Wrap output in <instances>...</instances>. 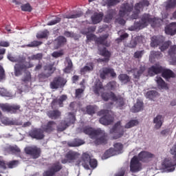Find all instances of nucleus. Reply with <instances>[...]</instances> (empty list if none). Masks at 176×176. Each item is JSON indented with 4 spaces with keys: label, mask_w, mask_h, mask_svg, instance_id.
<instances>
[{
    "label": "nucleus",
    "mask_w": 176,
    "mask_h": 176,
    "mask_svg": "<svg viewBox=\"0 0 176 176\" xmlns=\"http://www.w3.org/2000/svg\"><path fill=\"white\" fill-rule=\"evenodd\" d=\"M85 135H87L91 140H94L96 145L106 144L108 142V134L100 129H94L92 127L85 126L82 129Z\"/></svg>",
    "instance_id": "nucleus-1"
},
{
    "label": "nucleus",
    "mask_w": 176,
    "mask_h": 176,
    "mask_svg": "<svg viewBox=\"0 0 176 176\" xmlns=\"http://www.w3.org/2000/svg\"><path fill=\"white\" fill-rule=\"evenodd\" d=\"M152 158H154V154L146 151H141L138 153V156H133L130 162L131 173H136L142 170V163L140 162L147 163Z\"/></svg>",
    "instance_id": "nucleus-2"
},
{
    "label": "nucleus",
    "mask_w": 176,
    "mask_h": 176,
    "mask_svg": "<svg viewBox=\"0 0 176 176\" xmlns=\"http://www.w3.org/2000/svg\"><path fill=\"white\" fill-rule=\"evenodd\" d=\"M148 24H151L153 28L160 27V19L157 18H151L150 14H144L142 15L141 20L138 22H135L133 25L129 28L130 31L141 30L143 28H146Z\"/></svg>",
    "instance_id": "nucleus-3"
},
{
    "label": "nucleus",
    "mask_w": 176,
    "mask_h": 176,
    "mask_svg": "<svg viewBox=\"0 0 176 176\" xmlns=\"http://www.w3.org/2000/svg\"><path fill=\"white\" fill-rule=\"evenodd\" d=\"M7 58L12 63H18L14 65V76L16 77L21 76L25 70L34 67V65L25 61L26 58L24 56L16 58L8 54Z\"/></svg>",
    "instance_id": "nucleus-4"
},
{
    "label": "nucleus",
    "mask_w": 176,
    "mask_h": 176,
    "mask_svg": "<svg viewBox=\"0 0 176 176\" xmlns=\"http://www.w3.org/2000/svg\"><path fill=\"white\" fill-rule=\"evenodd\" d=\"M100 96L102 97V100H104V102H107L109 100L113 102H116L119 109H122V107L125 105L124 98L120 96H117L114 92H103Z\"/></svg>",
    "instance_id": "nucleus-5"
},
{
    "label": "nucleus",
    "mask_w": 176,
    "mask_h": 176,
    "mask_svg": "<svg viewBox=\"0 0 176 176\" xmlns=\"http://www.w3.org/2000/svg\"><path fill=\"white\" fill-rule=\"evenodd\" d=\"M80 164L84 166L85 169L89 170V166L92 168L97 167V160L91 159L88 153H85L80 160Z\"/></svg>",
    "instance_id": "nucleus-6"
},
{
    "label": "nucleus",
    "mask_w": 176,
    "mask_h": 176,
    "mask_svg": "<svg viewBox=\"0 0 176 176\" xmlns=\"http://www.w3.org/2000/svg\"><path fill=\"white\" fill-rule=\"evenodd\" d=\"M98 116H103V117L99 118V123L104 126L111 125L113 122V118L109 115V110L102 109L98 111Z\"/></svg>",
    "instance_id": "nucleus-7"
},
{
    "label": "nucleus",
    "mask_w": 176,
    "mask_h": 176,
    "mask_svg": "<svg viewBox=\"0 0 176 176\" xmlns=\"http://www.w3.org/2000/svg\"><path fill=\"white\" fill-rule=\"evenodd\" d=\"M75 122V116H74L73 113H69V118H67L65 120H62L59 125L57 126V131L58 132H63L68 126H70V124H72Z\"/></svg>",
    "instance_id": "nucleus-8"
},
{
    "label": "nucleus",
    "mask_w": 176,
    "mask_h": 176,
    "mask_svg": "<svg viewBox=\"0 0 176 176\" xmlns=\"http://www.w3.org/2000/svg\"><path fill=\"white\" fill-rule=\"evenodd\" d=\"M110 134H114V137H113V139L114 140H118L119 138H121L124 133H125V131H124V128L121 126V122L118 121L116 123H115L114 126H113V128L110 129Z\"/></svg>",
    "instance_id": "nucleus-9"
},
{
    "label": "nucleus",
    "mask_w": 176,
    "mask_h": 176,
    "mask_svg": "<svg viewBox=\"0 0 176 176\" xmlns=\"http://www.w3.org/2000/svg\"><path fill=\"white\" fill-rule=\"evenodd\" d=\"M63 168V165L59 162H57L56 163L52 164V166L48 169V170H46L43 172V176H54V175L59 171H60Z\"/></svg>",
    "instance_id": "nucleus-10"
},
{
    "label": "nucleus",
    "mask_w": 176,
    "mask_h": 176,
    "mask_svg": "<svg viewBox=\"0 0 176 176\" xmlns=\"http://www.w3.org/2000/svg\"><path fill=\"white\" fill-rule=\"evenodd\" d=\"M25 151L26 155H30L32 159H37L41 156V149L36 146H28Z\"/></svg>",
    "instance_id": "nucleus-11"
},
{
    "label": "nucleus",
    "mask_w": 176,
    "mask_h": 176,
    "mask_svg": "<svg viewBox=\"0 0 176 176\" xmlns=\"http://www.w3.org/2000/svg\"><path fill=\"white\" fill-rule=\"evenodd\" d=\"M67 84V80L63 77L58 76L53 79V81L50 83L51 89L63 88Z\"/></svg>",
    "instance_id": "nucleus-12"
},
{
    "label": "nucleus",
    "mask_w": 176,
    "mask_h": 176,
    "mask_svg": "<svg viewBox=\"0 0 176 176\" xmlns=\"http://www.w3.org/2000/svg\"><path fill=\"white\" fill-rule=\"evenodd\" d=\"M133 10V5L129 3L122 4V6H121V7L120 8L119 10L120 17L123 18L125 16H129V15L130 14Z\"/></svg>",
    "instance_id": "nucleus-13"
},
{
    "label": "nucleus",
    "mask_w": 176,
    "mask_h": 176,
    "mask_svg": "<svg viewBox=\"0 0 176 176\" xmlns=\"http://www.w3.org/2000/svg\"><path fill=\"white\" fill-rule=\"evenodd\" d=\"M0 109L3 112L15 114L21 109L19 105H10L9 104H0Z\"/></svg>",
    "instance_id": "nucleus-14"
},
{
    "label": "nucleus",
    "mask_w": 176,
    "mask_h": 176,
    "mask_svg": "<svg viewBox=\"0 0 176 176\" xmlns=\"http://www.w3.org/2000/svg\"><path fill=\"white\" fill-rule=\"evenodd\" d=\"M110 75V77L113 78H116V71H114V69L111 67H103L102 69V72L99 74V77L102 80H105L107 78V76Z\"/></svg>",
    "instance_id": "nucleus-15"
},
{
    "label": "nucleus",
    "mask_w": 176,
    "mask_h": 176,
    "mask_svg": "<svg viewBox=\"0 0 176 176\" xmlns=\"http://www.w3.org/2000/svg\"><path fill=\"white\" fill-rule=\"evenodd\" d=\"M43 133L45 131H42L41 129L35 128L29 132V137L36 140H41L45 138Z\"/></svg>",
    "instance_id": "nucleus-16"
},
{
    "label": "nucleus",
    "mask_w": 176,
    "mask_h": 176,
    "mask_svg": "<svg viewBox=\"0 0 176 176\" xmlns=\"http://www.w3.org/2000/svg\"><path fill=\"white\" fill-rule=\"evenodd\" d=\"M166 70H170V69H166V68L162 67V65H160L155 64L153 66H151V67H149V69H148V74H149V75H151L152 76L154 75H157L158 74L164 72Z\"/></svg>",
    "instance_id": "nucleus-17"
},
{
    "label": "nucleus",
    "mask_w": 176,
    "mask_h": 176,
    "mask_svg": "<svg viewBox=\"0 0 176 176\" xmlns=\"http://www.w3.org/2000/svg\"><path fill=\"white\" fill-rule=\"evenodd\" d=\"M57 124L54 121H50L47 124L42 126V131L47 133V134L52 133L54 130H56V126Z\"/></svg>",
    "instance_id": "nucleus-18"
},
{
    "label": "nucleus",
    "mask_w": 176,
    "mask_h": 176,
    "mask_svg": "<svg viewBox=\"0 0 176 176\" xmlns=\"http://www.w3.org/2000/svg\"><path fill=\"white\" fill-rule=\"evenodd\" d=\"M107 39H108V35L104 34L96 38L94 41L96 44H97V45H102L108 47L111 46V43H109L108 41H107Z\"/></svg>",
    "instance_id": "nucleus-19"
},
{
    "label": "nucleus",
    "mask_w": 176,
    "mask_h": 176,
    "mask_svg": "<svg viewBox=\"0 0 176 176\" xmlns=\"http://www.w3.org/2000/svg\"><path fill=\"white\" fill-rule=\"evenodd\" d=\"M164 43V37L162 36H153L151 37V47H157V46L163 44Z\"/></svg>",
    "instance_id": "nucleus-20"
},
{
    "label": "nucleus",
    "mask_w": 176,
    "mask_h": 176,
    "mask_svg": "<svg viewBox=\"0 0 176 176\" xmlns=\"http://www.w3.org/2000/svg\"><path fill=\"white\" fill-rule=\"evenodd\" d=\"M162 166H164V168H165L168 173H172L175 170V166H176V164H175L173 160L166 159L164 161Z\"/></svg>",
    "instance_id": "nucleus-21"
},
{
    "label": "nucleus",
    "mask_w": 176,
    "mask_h": 176,
    "mask_svg": "<svg viewBox=\"0 0 176 176\" xmlns=\"http://www.w3.org/2000/svg\"><path fill=\"white\" fill-rule=\"evenodd\" d=\"M116 11L115 9H110L107 12V14L104 16L103 21L104 23H111V20L116 16Z\"/></svg>",
    "instance_id": "nucleus-22"
},
{
    "label": "nucleus",
    "mask_w": 176,
    "mask_h": 176,
    "mask_svg": "<svg viewBox=\"0 0 176 176\" xmlns=\"http://www.w3.org/2000/svg\"><path fill=\"white\" fill-rule=\"evenodd\" d=\"M103 19V13L102 12H94V15L91 16V20L92 21V23L94 25H96L100 23Z\"/></svg>",
    "instance_id": "nucleus-23"
},
{
    "label": "nucleus",
    "mask_w": 176,
    "mask_h": 176,
    "mask_svg": "<svg viewBox=\"0 0 176 176\" xmlns=\"http://www.w3.org/2000/svg\"><path fill=\"white\" fill-rule=\"evenodd\" d=\"M165 34L173 36L176 34V23H170L166 28H165Z\"/></svg>",
    "instance_id": "nucleus-24"
},
{
    "label": "nucleus",
    "mask_w": 176,
    "mask_h": 176,
    "mask_svg": "<svg viewBox=\"0 0 176 176\" xmlns=\"http://www.w3.org/2000/svg\"><path fill=\"white\" fill-rule=\"evenodd\" d=\"M168 54L171 57L172 65H176V45L170 47Z\"/></svg>",
    "instance_id": "nucleus-25"
},
{
    "label": "nucleus",
    "mask_w": 176,
    "mask_h": 176,
    "mask_svg": "<svg viewBox=\"0 0 176 176\" xmlns=\"http://www.w3.org/2000/svg\"><path fill=\"white\" fill-rule=\"evenodd\" d=\"M61 116V113L59 110H50V111L47 112V116L50 118V119L57 120Z\"/></svg>",
    "instance_id": "nucleus-26"
},
{
    "label": "nucleus",
    "mask_w": 176,
    "mask_h": 176,
    "mask_svg": "<svg viewBox=\"0 0 176 176\" xmlns=\"http://www.w3.org/2000/svg\"><path fill=\"white\" fill-rule=\"evenodd\" d=\"M56 49H59L61 47L65 45L67 43V38L63 36H58L57 38H56Z\"/></svg>",
    "instance_id": "nucleus-27"
},
{
    "label": "nucleus",
    "mask_w": 176,
    "mask_h": 176,
    "mask_svg": "<svg viewBox=\"0 0 176 176\" xmlns=\"http://www.w3.org/2000/svg\"><path fill=\"white\" fill-rule=\"evenodd\" d=\"M143 109V102H141L140 100H137L136 104L132 107L131 109V112L133 113H136L138 112H140L142 111Z\"/></svg>",
    "instance_id": "nucleus-28"
},
{
    "label": "nucleus",
    "mask_w": 176,
    "mask_h": 176,
    "mask_svg": "<svg viewBox=\"0 0 176 176\" xmlns=\"http://www.w3.org/2000/svg\"><path fill=\"white\" fill-rule=\"evenodd\" d=\"M67 99V95H62L59 98V99H54L52 100V102L51 103V105L52 107H54L56 105H59V107H63V102L65 101Z\"/></svg>",
    "instance_id": "nucleus-29"
},
{
    "label": "nucleus",
    "mask_w": 176,
    "mask_h": 176,
    "mask_svg": "<svg viewBox=\"0 0 176 176\" xmlns=\"http://www.w3.org/2000/svg\"><path fill=\"white\" fill-rule=\"evenodd\" d=\"M120 152V151H115L114 148H110L109 149L105 151L104 154H103L102 158L104 160H107L108 158L116 155V153Z\"/></svg>",
    "instance_id": "nucleus-30"
},
{
    "label": "nucleus",
    "mask_w": 176,
    "mask_h": 176,
    "mask_svg": "<svg viewBox=\"0 0 176 176\" xmlns=\"http://www.w3.org/2000/svg\"><path fill=\"white\" fill-rule=\"evenodd\" d=\"M153 122L155 124V129H160L163 126V116L157 115V117L154 118Z\"/></svg>",
    "instance_id": "nucleus-31"
},
{
    "label": "nucleus",
    "mask_w": 176,
    "mask_h": 176,
    "mask_svg": "<svg viewBox=\"0 0 176 176\" xmlns=\"http://www.w3.org/2000/svg\"><path fill=\"white\" fill-rule=\"evenodd\" d=\"M133 71V78H135V79H140L144 71H146V67L144 66H141L139 69H135Z\"/></svg>",
    "instance_id": "nucleus-32"
},
{
    "label": "nucleus",
    "mask_w": 176,
    "mask_h": 176,
    "mask_svg": "<svg viewBox=\"0 0 176 176\" xmlns=\"http://www.w3.org/2000/svg\"><path fill=\"white\" fill-rule=\"evenodd\" d=\"M162 74V78H165L166 80H168L170 78H175V73L170 69H166L162 72H160Z\"/></svg>",
    "instance_id": "nucleus-33"
},
{
    "label": "nucleus",
    "mask_w": 176,
    "mask_h": 176,
    "mask_svg": "<svg viewBox=\"0 0 176 176\" xmlns=\"http://www.w3.org/2000/svg\"><path fill=\"white\" fill-rule=\"evenodd\" d=\"M118 78L119 79L120 82L121 83L126 85L131 80V78H130V76H127L126 74H120L119 76H118Z\"/></svg>",
    "instance_id": "nucleus-34"
},
{
    "label": "nucleus",
    "mask_w": 176,
    "mask_h": 176,
    "mask_svg": "<svg viewBox=\"0 0 176 176\" xmlns=\"http://www.w3.org/2000/svg\"><path fill=\"white\" fill-rule=\"evenodd\" d=\"M155 81H157V87H159V89H168V85L165 82V81H164L162 77L157 76Z\"/></svg>",
    "instance_id": "nucleus-35"
},
{
    "label": "nucleus",
    "mask_w": 176,
    "mask_h": 176,
    "mask_svg": "<svg viewBox=\"0 0 176 176\" xmlns=\"http://www.w3.org/2000/svg\"><path fill=\"white\" fill-rule=\"evenodd\" d=\"M82 16V12H78L76 14H65L63 15V19H78Z\"/></svg>",
    "instance_id": "nucleus-36"
},
{
    "label": "nucleus",
    "mask_w": 176,
    "mask_h": 176,
    "mask_svg": "<svg viewBox=\"0 0 176 176\" xmlns=\"http://www.w3.org/2000/svg\"><path fill=\"white\" fill-rule=\"evenodd\" d=\"M163 56L162 52L159 51H151V54L149 55V59L151 60L159 59Z\"/></svg>",
    "instance_id": "nucleus-37"
},
{
    "label": "nucleus",
    "mask_w": 176,
    "mask_h": 176,
    "mask_svg": "<svg viewBox=\"0 0 176 176\" xmlns=\"http://www.w3.org/2000/svg\"><path fill=\"white\" fill-rule=\"evenodd\" d=\"M65 61H67V65L65 68H64V73L65 74H69L72 72V69L73 68V63L72 62V60L67 57L65 58Z\"/></svg>",
    "instance_id": "nucleus-38"
},
{
    "label": "nucleus",
    "mask_w": 176,
    "mask_h": 176,
    "mask_svg": "<svg viewBox=\"0 0 176 176\" xmlns=\"http://www.w3.org/2000/svg\"><path fill=\"white\" fill-rule=\"evenodd\" d=\"M100 90H104V88L103 87V85L102 82H98L96 83L94 88V93L96 95L100 96Z\"/></svg>",
    "instance_id": "nucleus-39"
},
{
    "label": "nucleus",
    "mask_w": 176,
    "mask_h": 176,
    "mask_svg": "<svg viewBox=\"0 0 176 176\" xmlns=\"http://www.w3.org/2000/svg\"><path fill=\"white\" fill-rule=\"evenodd\" d=\"M91 71H94V63H87V65H85V67L81 68L80 70L82 74L89 72Z\"/></svg>",
    "instance_id": "nucleus-40"
},
{
    "label": "nucleus",
    "mask_w": 176,
    "mask_h": 176,
    "mask_svg": "<svg viewBox=\"0 0 176 176\" xmlns=\"http://www.w3.org/2000/svg\"><path fill=\"white\" fill-rule=\"evenodd\" d=\"M6 151L12 154H16L21 153V149L16 146H10L6 148Z\"/></svg>",
    "instance_id": "nucleus-41"
},
{
    "label": "nucleus",
    "mask_w": 176,
    "mask_h": 176,
    "mask_svg": "<svg viewBox=\"0 0 176 176\" xmlns=\"http://www.w3.org/2000/svg\"><path fill=\"white\" fill-rule=\"evenodd\" d=\"M99 54L104 58H111V52L107 50L106 47L99 50Z\"/></svg>",
    "instance_id": "nucleus-42"
},
{
    "label": "nucleus",
    "mask_w": 176,
    "mask_h": 176,
    "mask_svg": "<svg viewBox=\"0 0 176 176\" xmlns=\"http://www.w3.org/2000/svg\"><path fill=\"white\" fill-rule=\"evenodd\" d=\"M21 82H24L25 84L29 83L31 82V73L29 71L25 72V74L24 77L21 78Z\"/></svg>",
    "instance_id": "nucleus-43"
},
{
    "label": "nucleus",
    "mask_w": 176,
    "mask_h": 176,
    "mask_svg": "<svg viewBox=\"0 0 176 176\" xmlns=\"http://www.w3.org/2000/svg\"><path fill=\"white\" fill-rule=\"evenodd\" d=\"M83 144V142L81 140H74L73 142L68 143L67 145L70 147H78Z\"/></svg>",
    "instance_id": "nucleus-44"
},
{
    "label": "nucleus",
    "mask_w": 176,
    "mask_h": 176,
    "mask_svg": "<svg viewBox=\"0 0 176 176\" xmlns=\"http://www.w3.org/2000/svg\"><path fill=\"white\" fill-rule=\"evenodd\" d=\"M48 30H45L40 33H37V34H36V38H37V39L47 38L48 36Z\"/></svg>",
    "instance_id": "nucleus-45"
},
{
    "label": "nucleus",
    "mask_w": 176,
    "mask_h": 176,
    "mask_svg": "<svg viewBox=\"0 0 176 176\" xmlns=\"http://www.w3.org/2000/svg\"><path fill=\"white\" fill-rule=\"evenodd\" d=\"M140 8H142L140 4H138L135 7V12H133V14L131 16L132 19H137L138 18V14L140 12Z\"/></svg>",
    "instance_id": "nucleus-46"
},
{
    "label": "nucleus",
    "mask_w": 176,
    "mask_h": 176,
    "mask_svg": "<svg viewBox=\"0 0 176 176\" xmlns=\"http://www.w3.org/2000/svg\"><path fill=\"white\" fill-rule=\"evenodd\" d=\"M137 125H138V121L137 120H130V122L126 123L124 127L126 129H130L132 127L136 126Z\"/></svg>",
    "instance_id": "nucleus-47"
},
{
    "label": "nucleus",
    "mask_w": 176,
    "mask_h": 176,
    "mask_svg": "<svg viewBox=\"0 0 176 176\" xmlns=\"http://www.w3.org/2000/svg\"><path fill=\"white\" fill-rule=\"evenodd\" d=\"M1 122L4 124V126H11L14 125V122L13 121H10L8 118L2 117L0 118Z\"/></svg>",
    "instance_id": "nucleus-48"
},
{
    "label": "nucleus",
    "mask_w": 176,
    "mask_h": 176,
    "mask_svg": "<svg viewBox=\"0 0 176 176\" xmlns=\"http://www.w3.org/2000/svg\"><path fill=\"white\" fill-rule=\"evenodd\" d=\"M76 153L74 152V151H69L67 153V155H65V157H67V160L69 161H74L75 160H76Z\"/></svg>",
    "instance_id": "nucleus-49"
},
{
    "label": "nucleus",
    "mask_w": 176,
    "mask_h": 176,
    "mask_svg": "<svg viewBox=\"0 0 176 176\" xmlns=\"http://www.w3.org/2000/svg\"><path fill=\"white\" fill-rule=\"evenodd\" d=\"M108 91H115L116 88V81H110L105 85Z\"/></svg>",
    "instance_id": "nucleus-50"
},
{
    "label": "nucleus",
    "mask_w": 176,
    "mask_h": 176,
    "mask_svg": "<svg viewBox=\"0 0 176 176\" xmlns=\"http://www.w3.org/2000/svg\"><path fill=\"white\" fill-rule=\"evenodd\" d=\"M53 66H54L53 64L46 65H45V67H43V69L45 71H47L51 74H52L56 71V67H54Z\"/></svg>",
    "instance_id": "nucleus-51"
},
{
    "label": "nucleus",
    "mask_w": 176,
    "mask_h": 176,
    "mask_svg": "<svg viewBox=\"0 0 176 176\" xmlns=\"http://www.w3.org/2000/svg\"><path fill=\"white\" fill-rule=\"evenodd\" d=\"M158 95L157 91H148L146 92V96L148 99L153 100Z\"/></svg>",
    "instance_id": "nucleus-52"
},
{
    "label": "nucleus",
    "mask_w": 176,
    "mask_h": 176,
    "mask_svg": "<svg viewBox=\"0 0 176 176\" xmlns=\"http://www.w3.org/2000/svg\"><path fill=\"white\" fill-rule=\"evenodd\" d=\"M43 56V55L42 54V53H38L34 55H31V56L29 57V60L40 61L42 60Z\"/></svg>",
    "instance_id": "nucleus-53"
},
{
    "label": "nucleus",
    "mask_w": 176,
    "mask_h": 176,
    "mask_svg": "<svg viewBox=\"0 0 176 176\" xmlns=\"http://www.w3.org/2000/svg\"><path fill=\"white\" fill-rule=\"evenodd\" d=\"M21 11L26 12H31L32 10V8L31 7L30 4L28 3L24 5L21 6Z\"/></svg>",
    "instance_id": "nucleus-54"
},
{
    "label": "nucleus",
    "mask_w": 176,
    "mask_h": 176,
    "mask_svg": "<svg viewBox=\"0 0 176 176\" xmlns=\"http://www.w3.org/2000/svg\"><path fill=\"white\" fill-rule=\"evenodd\" d=\"M171 43H172L170 41H165V43H162V45L160 46L159 49H160L162 52H164L165 50L168 49V47L171 45Z\"/></svg>",
    "instance_id": "nucleus-55"
},
{
    "label": "nucleus",
    "mask_w": 176,
    "mask_h": 176,
    "mask_svg": "<svg viewBox=\"0 0 176 176\" xmlns=\"http://www.w3.org/2000/svg\"><path fill=\"white\" fill-rule=\"evenodd\" d=\"M41 45H42V42L37 41H31L30 43L26 45V47L34 48V47H38V46H40Z\"/></svg>",
    "instance_id": "nucleus-56"
},
{
    "label": "nucleus",
    "mask_w": 176,
    "mask_h": 176,
    "mask_svg": "<svg viewBox=\"0 0 176 176\" xmlns=\"http://www.w3.org/2000/svg\"><path fill=\"white\" fill-rule=\"evenodd\" d=\"M19 162L18 160H12L10 162L7 163L6 165L8 168H14L18 166Z\"/></svg>",
    "instance_id": "nucleus-57"
},
{
    "label": "nucleus",
    "mask_w": 176,
    "mask_h": 176,
    "mask_svg": "<svg viewBox=\"0 0 176 176\" xmlns=\"http://www.w3.org/2000/svg\"><path fill=\"white\" fill-rule=\"evenodd\" d=\"M174 8H176V1L166 2V6L165 7V9L166 10H168L170 9H173Z\"/></svg>",
    "instance_id": "nucleus-58"
},
{
    "label": "nucleus",
    "mask_w": 176,
    "mask_h": 176,
    "mask_svg": "<svg viewBox=\"0 0 176 176\" xmlns=\"http://www.w3.org/2000/svg\"><path fill=\"white\" fill-rule=\"evenodd\" d=\"M143 54H144V50L136 51V52L133 54V58L141 59L142 58Z\"/></svg>",
    "instance_id": "nucleus-59"
},
{
    "label": "nucleus",
    "mask_w": 176,
    "mask_h": 176,
    "mask_svg": "<svg viewBox=\"0 0 176 176\" xmlns=\"http://www.w3.org/2000/svg\"><path fill=\"white\" fill-rule=\"evenodd\" d=\"M86 112H87V114L89 116L94 115L95 113L94 107L92 105H88L86 107Z\"/></svg>",
    "instance_id": "nucleus-60"
},
{
    "label": "nucleus",
    "mask_w": 176,
    "mask_h": 176,
    "mask_svg": "<svg viewBox=\"0 0 176 176\" xmlns=\"http://www.w3.org/2000/svg\"><path fill=\"white\" fill-rule=\"evenodd\" d=\"M84 93V89H75V98H81V94Z\"/></svg>",
    "instance_id": "nucleus-61"
},
{
    "label": "nucleus",
    "mask_w": 176,
    "mask_h": 176,
    "mask_svg": "<svg viewBox=\"0 0 176 176\" xmlns=\"http://www.w3.org/2000/svg\"><path fill=\"white\" fill-rule=\"evenodd\" d=\"M63 55H64L63 50L56 51L52 53V57L56 58L61 57Z\"/></svg>",
    "instance_id": "nucleus-62"
},
{
    "label": "nucleus",
    "mask_w": 176,
    "mask_h": 176,
    "mask_svg": "<svg viewBox=\"0 0 176 176\" xmlns=\"http://www.w3.org/2000/svg\"><path fill=\"white\" fill-rule=\"evenodd\" d=\"M170 153L176 159V142L172 146L171 148H170Z\"/></svg>",
    "instance_id": "nucleus-63"
},
{
    "label": "nucleus",
    "mask_w": 176,
    "mask_h": 176,
    "mask_svg": "<svg viewBox=\"0 0 176 176\" xmlns=\"http://www.w3.org/2000/svg\"><path fill=\"white\" fill-rule=\"evenodd\" d=\"M122 144L121 143H115L114 144V151H121L122 150Z\"/></svg>",
    "instance_id": "nucleus-64"
}]
</instances>
